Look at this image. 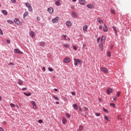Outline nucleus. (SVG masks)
Returning <instances> with one entry per match:
<instances>
[{
    "label": "nucleus",
    "instance_id": "a19ab883",
    "mask_svg": "<svg viewBox=\"0 0 131 131\" xmlns=\"http://www.w3.org/2000/svg\"><path fill=\"white\" fill-rule=\"evenodd\" d=\"M8 65L9 66H14V63H13L12 62H10L9 63H8Z\"/></svg>",
    "mask_w": 131,
    "mask_h": 131
},
{
    "label": "nucleus",
    "instance_id": "a211bd4d",
    "mask_svg": "<svg viewBox=\"0 0 131 131\" xmlns=\"http://www.w3.org/2000/svg\"><path fill=\"white\" fill-rule=\"evenodd\" d=\"M61 38L62 39H64V40H67V35H62L61 36Z\"/></svg>",
    "mask_w": 131,
    "mask_h": 131
},
{
    "label": "nucleus",
    "instance_id": "69168bd1",
    "mask_svg": "<svg viewBox=\"0 0 131 131\" xmlns=\"http://www.w3.org/2000/svg\"><path fill=\"white\" fill-rule=\"evenodd\" d=\"M84 108L86 110V111H88V110H89V108H88V107H84Z\"/></svg>",
    "mask_w": 131,
    "mask_h": 131
},
{
    "label": "nucleus",
    "instance_id": "4d7b16f0",
    "mask_svg": "<svg viewBox=\"0 0 131 131\" xmlns=\"http://www.w3.org/2000/svg\"><path fill=\"white\" fill-rule=\"evenodd\" d=\"M26 90H27V89L26 88H23L22 89V90H23V91H26Z\"/></svg>",
    "mask_w": 131,
    "mask_h": 131
},
{
    "label": "nucleus",
    "instance_id": "052dcab7",
    "mask_svg": "<svg viewBox=\"0 0 131 131\" xmlns=\"http://www.w3.org/2000/svg\"><path fill=\"white\" fill-rule=\"evenodd\" d=\"M79 111L80 112H82V109H81V107H79Z\"/></svg>",
    "mask_w": 131,
    "mask_h": 131
},
{
    "label": "nucleus",
    "instance_id": "f3484780",
    "mask_svg": "<svg viewBox=\"0 0 131 131\" xmlns=\"http://www.w3.org/2000/svg\"><path fill=\"white\" fill-rule=\"evenodd\" d=\"M105 39H106V37L105 36H103L101 38V43H103V42H105Z\"/></svg>",
    "mask_w": 131,
    "mask_h": 131
},
{
    "label": "nucleus",
    "instance_id": "6e6d98bb",
    "mask_svg": "<svg viewBox=\"0 0 131 131\" xmlns=\"http://www.w3.org/2000/svg\"><path fill=\"white\" fill-rule=\"evenodd\" d=\"M73 49L75 51H76V50H77V48H76L75 46H73Z\"/></svg>",
    "mask_w": 131,
    "mask_h": 131
},
{
    "label": "nucleus",
    "instance_id": "cd10ccee",
    "mask_svg": "<svg viewBox=\"0 0 131 131\" xmlns=\"http://www.w3.org/2000/svg\"><path fill=\"white\" fill-rule=\"evenodd\" d=\"M113 29L114 30L116 34H117V29H116V27H112Z\"/></svg>",
    "mask_w": 131,
    "mask_h": 131
},
{
    "label": "nucleus",
    "instance_id": "dca6fc26",
    "mask_svg": "<svg viewBox=\"0 0 131 131\" xmlns=\"http://www.w3.org/2000/svg\"><path fill=\"white\" fill-rule=\"evenodd\" d=\"M103 31H104V32H107V31H108V27L105 25L103 27Z\"/></svg>",
    "mask_w": 131,
    "mask_h": 131
},
{
    "label": "nucleus",
    "instance_id": "393cba45",
    "mask_svg": "<svg viewBox=\"0 0 131 131\" xmlns=\"http://www.w3.org/2000/svg\"><path fill=\"white\" fill-rule=\"evenodd\" d=\"M99 48H100V50H101V51H103V50H104V48H103V44H100L99 45Z\"/></svg>",
    "mask_w": 131,
    "mask_h": 131
},
{
    "label": "nucleus",
    "instance_id": "aec40b11",
    "mask_svg": "<svg viewBox=\"0 0 131 131\" xmlns=\"http://www.w3.org/2000/svg\"><path fill=\"white\" fill-rule=\"evenodd\" d=\"M73 107H74V109H76V110H78V106L76 104H74L73 105Z\"/></svg>",
    "mask_w": 131,
    "mask_h": 131
},
{
    "label": "nucleus",
    "instance_id": "2eb2a0df",
    "mask_svg": "<svg viewBox=\"0 0 131 131\" xmlns=\"http://www.w3.org/2000/svg\"><path fill=\"white\" fill-rule=\"evenodd\" d=\"M30 35L31 37H34V36H35V33L33 32V31H30Z\"/></svg>",
    "mask_w": 131,
    "mask_h": 131
},
{
    "label": "nucleus",
    "instance_id": "6ab92c4d",
    "mask_svg": "<svg viewBox=\"0 0 131 131\" xmlns=\"http://www.w3.org/2000/svg\"><path fill=\"white\" fill-rule=\"evenodd\" d=\"M83 129V127L82 125H80L79 126V128L78 129V131H81Z\"/></svg>",
    "mask_w": 131,
    "mask_h": 131
},
{
    "label": "nucleus",
    "instance_id": "ddd939ff",
    "mask_svg": "<svg viewBox=\"0 0 131 131\" xmlns=\"http://www.w3.org/2000/svg\"><path fill=\"white\" fill-rule=\"evenodd\" d=\"M83 31L84 32H86V31H88V25H85L83 27Z\"/></svg>",
    "mask_w": 131,
    "mask_h": 131
},
{
    "label": "nucleus",
    "instance_id": "4c0bfd02",
    "mask_svg": "<svg viewBox=\"0 0 131 131\" xmlns=\"http://www.w3.org/2000/svg\"><path fill=\"white\" fill-rule=\"evenodd\" d=\"M103 110L104 112H106V113H108V111L104 107H103Z\"/></svg>",
    "mask_w": 131,
    "mask_h": 131
},
{
    "label": "nucleus",
    "instance_id": "0eeeda50",
    "mask_svg": "<svg viewBox=\"0 0 131 131\" xmlns=\"http://www.w3.org/2000/svg\"><path fill=\"white\" fill-rule=\"evenodd\" d=\"M66 25L68 27H70L71 26H72V23H71V21H67L66 23Z\"/></svg>",
    "mask_w": 131,
    "mask_h": 131
},
{
    "label": "nucleus",
    "instance_id": "603ef678",
    "mask_svg": "<svg viewBox=\"0 0 131 131\" xmlns=\"http://www.w3.org/2000/svg\"><path fill=\"white\" fill-rule=\"evenodd\" d=\"M118 119H121V115H119L118 116Z\"/></svg>",
    "mask_w": 131,
    "mask_h": 131
},
{
    "label": "nucleus",
    "instance_id": "de8ad7c7",
    "mask_svg": "<svg viewBox=\"0 0 131 131\" xmlns=\"http://www.w3.org/2000/svg\"><path fill=\"white\" fill-rule=\"evenodd\" d=\"M119 96H120V92H119L117 93V97H118Z\"/></svg>",
    "mask_w": 131,
    "mask_h": 131
},
{
    "label": "nucleus",
    "instance_id": "e2e57ef3",
    "mask_svg": "<svg viewBox=\"0 0 131 131\" xmlns=\"http://www.w3.org/2000/svg\"><path fill=\"white\" fill-rule=\"evenodd\" d=\"M97 42H99V41H100V38H98L97 39Z\"/></svg>",
    "mask_w": 131,
    "mask_h": 131
},
{
    "label": "nucleus",
    "instance_id": "c756f323",
    "mask_svg": "<svg viewBox=\"0 0 131 131\" xmlns=\"http://www.w3.org/2000/svg\"><path fill=\"white\" fill-rule=\"evenodd\" d=\"M7 23H8L9 24H13L14 23V21H13V20L11 19H9L7 20Z\"/></svg>",
    "mask_w": 131,
    "mask_h": 131
},
{
    "label": "nucleus",
    "instance_id": "bb28decb",
    "mask_svg": "<svg viewBox=\"0 0 131 131\" xmlns=\"http://www.w3.org/2000/svg\"><path fill=\"white\" fill-rule=\"evenodd\" d=\"M2 13L4 15H8V12L7 11V10H2Z\"/></svg>",
    "mask_w": 131,
    "mask_h": 131
},
{
    "label": "nucleus",
    "instance_id": "4be33fe9",
    "mask_svg": "<svg viewBox=\"0 0 131 131\" xmlns=\"http://www.w3.org/2000/svg\"><path fill=\"white\" fill-rule=\"evenodd\" d=\"M56 6H60L61 5V3H60V0L59 1H55V3Z\"/></svg>",
    "mask_w": 131,
    "mask_h": 131
},
{
    "label": "nucleus",
    "instance_id": "79ce46f5",
    "mask_svg": "<svg viewBox=\"0 0 131 131\" xmlns=\"http://www.w3.org/2000/svg\"><path fill=\"white\" fill-rule=\"evenodd\" d=\"M38 123H42V120L40 119L38 121Z\"/></svg>",
    "mask_w": 131,
    "mask_h": 131
},
{
    "label": "nucleus",
    "instance_id": "a18cd8bd",
    "mask_svg": "<svg viewBox=\"0 0 131 131\" xmlns=\"http://www.w3.org/2000/svg\"><path fill=\"white\" fill-rule=\"evenodd\" d=\"M101 114L100 113H95L96 116H100Z\"/></svg>",
    "mask_w": 131,
    "mask_h": 131
},
{
    "label": "nucleus",
    "instance_id": "338daca9",
    "mask_svg": "<svg viewBox=\"0 0 131 131\" xmlns=\"http://www.w3.org/2000/svg\"><path fill=\"white\" fill-rule=\"evenodd\" d=\"M116 100H117L116 97H114V101H116Z\"/></svg>",
    "mask_w": 131,
    "mask_h": 131
},
{
    "label": "nucleus",
    "instance_id": "f257e3e1",
    "mask_svg": "<svg viewBox=\"0 0 131 131\" xmlns=\"http://www.w3.org/2000/svg\"><path fill=\"white\" fill-rule=\"evenodd\" d=\"M82 63V61H80L78 59H74V65L76 66H77L78 64H81Z\"/></svg>",
    "mask_w": 131,
    "mask_h": 131
},
{
    "label": "nucleus",
    "instance_id": "9b49d317",
    "mask_svg": "<svg viewBox=\"0 0 131 131\" xmlns=\"http://www.w3.org/2000/svg\"><path fill=\"white\" fill-rule=\"evenodd\" d=\"M113 92V90H112V89L111 88H108L107 90V94L109 95V94H111V93H112Z\"/></svg>",
    "mask_w": 131,
    "mask_h": 131
},
{
    "label": "nucleus",
    "instance_id": "58836bf2",
    "mask_svg": "<svg viewBox=\"0 0 131 131\" xmlns=\"http://www.w3.org/2000/svg\"><path fill=\"white\" fill-rule=\"evenodd\" d=\"M107 57H111V53H110V52H107Z\"/></svg>",
    "mask_w": 131,
    "mask_h": 131
},
{
    "label": "nucleus",
    "instance_id": "0e129e2a",
    "mask_svg": "<svg viewBox=\"0 0 131 131\" xmlns=\"http://www.w3.org/2000/svg\"><path fill=\"white\" fill-rule=\"evenodd\" d=\"M98 100H99L100 102H102V99L101 98H98Z\"/></svg>",
    "mask_w": 131,
    "mask_h": 131
},
{
    "label": "nucleus",
    "instance_id": "9d476101",
    "mask_svg": "<svg viewBox=\"0 0 131 131\" xmlns=\"http://www.w3.org/2000/svg\"><path fill=\"white\" fill-rule=\"evenodd\" d=\"M79 3L82 6L85 5V0H79Z\"/></svg>",
    "mask_w": 131,
    "mask_h": 131
},
{
    "label": "nucleus",
    "instance_id": "c03bdc74",
    "mask_svg": "<svg viewBox=\"0 0 131 131\" xmlns=\"http://www.w3.org/2000/svg\"><path fill=\"white\" fill-rule=\"evenodd\" d=\"M10 105L11 107H15V104H14V103H10Z\"/></svg>",
    "mask_w": 131,
    "mask_h": 131
},
{
    "label": "nucleus",
    "instance_id": "72a5a7b5",
    "mask_svg": "<svg viewBox=\"0 0 131 131\" xmlns=\"http://www.w3.org/2000/svg\"><path fill=\"white\" fill-rule=\"evenodd\" d=\"M53 97L55 99L57 100V101H59V98L57 96H53Z\"/></svg>",
    "mask_w": 131,
    "mask_h": 131
},
{
    "label": "nucleus",
    "instance_id": "1a4fd4ad",
    "mask_svg": "<svg viewBox=\"0 0 131 131\" xmlns=\"http://www.w3.org/2000/svg\"><path fill=\"white\" fill-rule=\"evenodd\" d=\"M72 17L73 18H76V17H77V13H76V12H75V11H73L72 13Z\"/></svg>",
    "mask_w": 131,
    "mask_h": 131
},
{
    "label": "nucleus",
    "instance_id": "20e7f679",
    "mask_svg": "<svg viewBox=\"0 0 131 131\" xmlns=\"http://www.w3.org/2000/svg\"><path fill=\"white\" fill-rule=\"evenodd\" d=\"M100 70L103 73H108V70L106 68H100Z\"/></svg>",
    "mask_w": 131,
    "mask_h": 131
},
{
    "label": "nucleus",
    "instance_id": "473e14b6",
    "mask_svg": "<svg viewBox=\"0 0 131 131\" xmlns=\"http://www.w3.org/2000/svg\"><path fill=\"white\" fill-rule=\"evenodd\" d=\"M48 70H49V71H50V72H52V71H54V70H53V68H48Z\"/></svg>",
    "mask_w": 131,
    "mask_h": 131
},
{
    "label": "nucleus",
    "instance_id": "8fccbe9b",
    "mask_svg": "<svg viewBox=\"0 0 131 131\" xmlns=\"http://www.w3.org/2000/svg\"><path fill=\"white\" fill-rule=\"evenodd\" d=\"M11 1L12 3H13V4H15L16 3V0H11Z\"/></svg>",
    "mask_w": 131,
    "mask_h": 131
},
{
    "label": "nucleus",
    "instance_id": "a878e982",
    "mask_svg": "<svg viewBox=\"0 0 131 131\" xmlns=\"http://www.w3.org/2000/svg\"><path fill=\"white\" fill-rule=\"evenodd\" d=\"M18 84H19V85H22V84H23V81L21 79H19Z\"/></svg>",
    "mask_w": 131,
    "mask_h": 131
},
{
    "label": "nucleus",
    "instance_id": "5fc2aeb1",
    "mask_svg": "<svg viewBox=\"0 0 131 131\" xmlns=\"http://www.w3.org/2000/svg\"><path fill=\"white\" fill-rule=\"evenodd\" d=\"M72 95L73 96H75V95H76L75 92H72Z\"/></svg>",
    "mask_w": 131,
    "mask_h": 131
},
{
    "label": "nucleus",
    "instance_id": "774afa93",
    "mask_svg": "<svg viewBox=\"0 0 131 131\" xmlns=\"http://www.w3.org/2000/svg\"><path fill=\"white\" fill-rule=\"evenodd\" d=\"M113 47H114L113 45H112L111 46V49H113Z\"/></svg>",
    "mask_w": 131,
    "mask_h": 131
},
{
    "label": "nucleus",
    "instance_id": "5701e85b",
    "mask_svg": "<svg viewBox=\"0 0 131 131\" xmlns=\"http://www.w3.org/2000/svg\"><path fill=\"white\" fill-rule=\"evenodd\" d=\"M24 95H25V96H27V97H30L31 96V93H26L25 92L24 93Z\"/></svg>",
    "mask_w": 131,
    "mask_h": 131
},
{
    "label": "nucleus",
    "instance_id": "39448f33",
    "mask_svg": "<svg viewBox=\"0 0 131 131\" xmlns=\"http://www.w3.org/2000/svg\"><path fill=\"white\" fill-rule=\"evenodd\" d=\"M59 17H56L55 18L52 19V21L53 23H57L59 21Z\"/></svg>",
    "mask_w": 131,
    "mask_h": 131
},
{
    "label": "nucleus",
    "instance_id": "6e6552de",
    "mask_svg": "<svg viewBox=\"0 0 131 131\" xmlns=\"http://www.w3.org/2000/svg\"><path fill=\"white\" fill-rule=\"evenodd\" d=\"M48 11L50 14H53L54 13V9H53L52 7H50L48 9Z\"/></svg>",
    "mask_w": 131,
    "mask_h": 131
},
{
    "label": "nucleus",
    "instance_id": "7ed1b4c3",
    "mask_svg": "<svg viewBox=\"0 0 131 131\" xmlns=\"http://www.w3.org/2000/svg\"><path fill=\"white\" fill-rule=\"evenodd\" d=\"M14 53H16V54H19L20 55H23L22 51H20V50L18 49H14Z\"/></svg>",
    "mask_w": 131,
    "mask_h": 131
},
{
    "label": "nucleus",
    "instance_id": "412c9836",
    "mask_svg": "<svg viewBox=\"0 0 131 131\" xmlns=\"http://www.w3.org/2000/svg\"><path fill=\"white\" fill-rule=\"evenodd\" d=\"M62 46L63 47H64V48H69L70 47V46L68 43H63Z\"/></svg>",
    "mask_w": 131,
    "mask_h": 131
},
{
    "label": "nucleus",
    "instance_id": "bf43d9fd",
    "mask_svg": "<svg viewBox=\"0 0 131 131\" xmlns=\"http://www.w3.org/2000/svg\"><path fill=\"white\" fill-rule=\"evenodd\" d=\"M102 28V26H101V25H99V29H101Z\"/></svg>",
    "mask_w": 131,
    "mask_h": 131
},
{
    "label": "nucleus",
    "instance_id": "09e8293b",
    "mask_svg": "<svg viewBox=\"0 0 131 131\" xmlns=\"http://www.w3.org/2000/svg\"><path fill=\"white\" fill-rule=\"evenodd\" d=\"M33 109H36V104L33 105Z\"/></svg>",
    "mask_w": 131,
    "mask_h": 131
},
{
    "label": "nucleus",
    "instance_id": "680f3d73",
    "mask_svg": "<svg viewBox=\"0 0 131 131\" xmlns=\"http://www.w3.org/2000/svg\"><path fill=\"white\" fill-rule=\"evenodd\" d=\"M7 42H8V43H11V41H10V40H7Z\"/></svg>",
    "mask_w": 131,
    "mask_h": 131
},
{
    "label": "nucleus",
    "instance_id": "f8f14e48",
    "mask_svg": "<svg viewBox=\"0 0 131 131\" xmlns=\"http://www.w3.org/2000/svg\"><path fill=\"white\" fill-rule=\"evenodd\" d=\"M87 8H88L89 9H94V8H95V6L92 4H88L87 5Z\"/></svg>",
    "mask_w": 131,
    "mask_h": 131
},
{
    "label": "nucleus",
    "instance_id": "49530a36",
    "mask_svg": "<svg viewBox=\"0 0 131 131\" xmlns=\"http://www.w3.org/2000/svg\"><path fill=\"white\" fill-rule=\"evenodd\" d=\"M0 34L1 35H3L4 33H3V31H2V29L0 28Z\"/></svg>",
    "mask_w": 131,
    "mask_h": 131
},
{
    "label": "nucleus",
    "instance_id": "c9c22d12",
    "mask_svg": "<svg viewBox=\"0 0 131 131\" xmlns=\"http://www.w3.org/2000/svg\"><path fill=\"white\" fill-rule=\"evenodd\" d=\"M110 106H112V107H113L114 108H115V104L114 103H110Z\"/></svg>",
    "mask_w": 131,
    "mask_h": 131
},
{
    "label": "nucleus",
    "instance_id": "f704fd0d",
    "mask_svg": "<svg viewBox=\"0 0 131 131\" xmlns=\"http://www.w3.org/2000/svg\"><path fill=\"white\" fill-rule=\"evenodd\" d=\"M104 119L106 120V121H109V119H108V117H107V116H104Z\"/></svg>",
    "mask_w": 131,
    "mask_h": 131
},
{
    "label": "nucleus",
    "instance_id": "864d4df0",
    "mask_svg": "<svg viewBox=\"0 0 131 131\" xmlns=\"http://www.w3.org/2000/svg\"><path fill=\"white\" fill-rule=\"evenodd\" d=\"M36 19H37V20L38 21H40V18L39 17H38V16H37V17H36Z\"/></svg>",
    "mask_w": 131,
    "mask_h": 131
},
{
    "label": "nucleus",
    "instance_id": "e433bc0d",
    "mask_svg": "<svg viewBox=\"0 0 131 131\" xmlns=\"http://www.w3.org/2000/svg\"><path fill=\"white\" fill-rule=\"evenodd\" d=\"M66 116L67 117V118H70V115L68 113H66Z\"/></svg>",
    "mask_w": 131,
    "mask_h": 131
},
{
    "label": "nucleus",
    "instance_id": "37998d69",
    "mask_svg": "<svg viewBox=\"0 0 131 131\" xmlns=\"http://www.w3.org/2000/svg\"><path fill=\"white\" fill-rule=\"evenodd\" d=\"M98 22L100 23V24H102V23H103V20H99Z\"/></svg>",
    "mask_w": 131,
    "mask_h": 131
},
{
    "label": "nucleus",
    "instance_id": "2f4dec72",
    "mask_svg": "<svg viewBox=\"0 0 131 131\" xmlns=\"http://www.w3.org/2000/svg\"><path fill=\"white\" fill-rule=\"evenodd\" d=\"M40 46L41 47H45V46H46V42H41L40 43Z\"/></svg>",
    "mask_w": 131,
    "mask_h": 131
},
{
    "label": "nucleus",
    "instance_id": "13d9d810",
    "mask_svg": "<svg viewBox=\"0 0 131 131\" xmlns=\"http://www.w3.org/2000/svg\"><path fill=\"white\" fill-rule=\"evenodd\" d=\"M0 131H5V130H4V128L0 127Z\"/></svg>",
    "mask_w": 131,
    "mask_h": 131
},
{
    "label": "nucleus",
    "instance_id": "c85d7f7f",
    "mask_svg": "<svg viewBox=\"0 0 131 131\" xmlns=\"http://www.w3.org/2000/svg\"><path fill=\"white\" fill-rule=\"evenodd\" d=\"M66 122H67V120H66V118L63 117L62 118V123H63V124H65V123H66Z\"/></svg>",
    "mask_w": 131,
    "mask_h": 131
},
{
    "label": "nucleus",
    "instance_id": "ea45409f",
    "mask_svg": "<svg viewBox=\"0 0 131 131\" xmlns=\"http://www.w3.org/2000/svg\"><path fill=\"white\" fill-rule=\"evenodd\" d=\"M31 104H32V105H33V106L34 105H36L35 101H32L31 102Z\"/></svg>",
    "mask_w": 131,
    "mask_h": 131
},
{
    "label": "nucleus",
    "instance_id": "7c9ffc66",
    "mask_svg": "<svg viewBox=\"0 0 131 131\" xmlns=\"http://www.w3.org/2000/svg\"><path fill=\"white\" fill-rule=\"evenodd\" d=\"M110 12L112 14H114V15H115V14H116V13L115 12V10H113L112 9H111Z\"/></svg>",
    "mask_w": 131,
    "mask_h": 131
},
{
    "label": "nucleus",
    "instance_id": "b1692460",
    "mask_svg": "<svg viewBox=\"0 0 131 131\" xmlns=\"http://www.w3.org/2000/svg\"><path fill=\"white\" fill-rule=\"evenodd\" d=\"M27 16H28V12L26 11V12L24 13V18H26V17H27Z\"/></svg>",
    "mask_w": 131,
    "mask_h": 131
},
{
    "label": "nucleus",
    "instance_id": "3c124183",
    "mask_svg": "<svg viewBox=\"0 0 131 131\" xmlns=\"http://www.w3.org/2000/svg\"><path fill=\"white\" fill-rule=\"evenodd\" d=\"M42 71H43V72H45V71H46V68L45 67H43V68L42 69Z\"/></svg>",
    "mask_w": 131,
    "mask_h": 131
},
{
    "label": "nucleus",
    "instance_id": "4468645a",
    "mask_svg": "<svg viewBox=\"0 0 131 131\" xmlns=\"http://www.w3.org/2000/svg\"><path fill=\"white\" fill-rule=\"evenodd\" d=\"M14 21L15 24H17V25H19V24H20V21L17 18H15Z\"/></svg>",
    "mask_w": 131,
    "mask_h": 131
},
{
    "label": "nucleus",
    "instance_id": "f03ea898",
    "mask_svg": "<svg viewBox=\"0 0 131 131\" xmlns=\"http://www.w3.org/2000/svg\"><path fill=\"white\" fill-rule=\"evenodd\" d=\"M26 6L27 8H28V10L30 12H32V7H31V5L29 3H26Z\"/></svg>",
    "mask_w": 131,
    "mask_h": 131
},
{
    "label": "nucleus",
    "instance_id": "423d86ee",
    "mask_svg": "<svg viewBox=\"0 0 131 131\" xmlns=\"http://www.w3.org/2000/svg\"><path fill=\"white\" fill-rule=\"evenodd\" d=\"M71 61V59L69 57H67L64 59L63 62L64 63H69Z\"/></svg>",
    "mask_w": 131,
    "mask_h": 131
}]
</instances>
